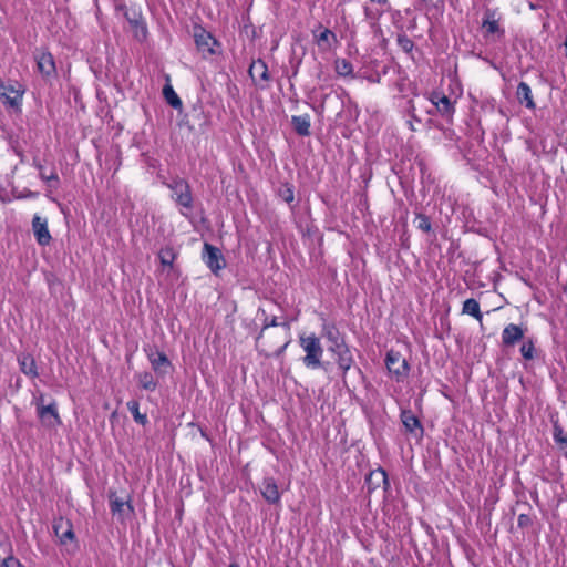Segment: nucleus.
Returning <instances> with one entry per match:
<instances>
[{"label": "nucleus", "mask_w": 567, "mask_h": 567, "mask_svg": "<svg viewBox=\"0 0 567 567\" xmlns=\"http://www.w3.org/2000/svg\"><path fill=\"white\" fill-rule=\"evenodd\" d=\"M553 439L567 457V435L563 426L557 421L553 424Z\"/></svg>", "instance_id": "25"}, {"label": "nucleus", "mask_w": 567, "mask_h": 567, "mask_svg": "<svg viewBox=\"0 0 567 567\" xmlns=\"http://www.w3.org/2000/svg\"><path fill=\"white\" fill-rule=\"evenodd\" d=\"M278 194L288 204H291L295 199L293 186L289 183L284 184L279 188Z\"/></svg>", "instance_id": "33"}, {"label": "nucleus", "mask_w": 567, "mask_h": 567, "mask_svg": "<svg viewBox=\"0 0 567 567\" xmlns=\"http://www.w3.org/2000/svg\"><path fill=\"white\" fill-rule=\"evenodd\" d=\"M524 337L523 329L514 323L507 324L502 332V342L506 347L514 346Z\"/></svg>", "instance_id": "17"}, {"label": "nucleus", "mask_w": 567, "mask_h": 567, "mask_svg": "<svg viewBox=\"0 0 567 567\" xmlns=\"http://www.w3.org/2000/svg\"><path fill=\"white\" fill-rule=\"evenodd\" d=\"M396 42L399 47L406 53L412 52L414 48L413 41L404 33H401L396 38Z\"/></svg>", "instance_id": "34"}, {"label": "nucleus", "mask_w": 567, "mask_h": 567, "mask_svg": "<svg viewBox=\"0 0 567 567\" xmlns=\"http://www.w3.org/2000/svg\"><path fill=\"white\" fill-rule=\"evenodd\" d=\"M54 529H55V533L59 535V526L58 525L54 526Z\"/></svg>", "instance_id": "46"}, {"label": "nucleus", "mask_w": 567, "mask_h": 567, "mask_svg": "<svg viewBox=\"0 0 567 567\" xmlns=\"http://www.w3.org/2000/svg\"><path fill=\"white\" fill-rule=\"evenodd\" d=\"M38 415L41 420L45 421L47 416H51L53 422H49L50 425H58L61 423L56 406L54 403L49 405H39Z\"/></svg>", "instance_id": "24"}, {"label": "nucleus", "mask_w": 567, "mask_h": 567, "mask_svg": "<svg viewBox=\"0 0 567 567\" xmlns=\"http://www.w3.org/2000/svg\"><path fill=\"white\" fill-rule=\"evenodd\" d=\"M482 28L485 38L494 34H497L498 38L504 37V30L501 28L499 20L496 18V12L494 10L487 9L485 11Z\"/></svg>", "instance_id": "12"}, {"label": "nucleus", "mask_w": 567, "mask_h": 567, "mask_svg": "<svg viewBox=\"0 0 567 567\" xmlns=\"http://www.w3.org/2000/svg\"><path fill=\"white\" fill-rule=\"evenodd\" d=\"M61 543H66L69 539H73L74 533L71 527H69L64 533L59 535Z\"/></svg>", "instance_id": "40"}, {"label": "nucleus", "mask_w": 567, "mask_h": 567, "mask_svg": "<svg viewBox=\"0 0 567 567\" xmlns=\"http://www.w3.org/2000/svg\"><path fill=\"white\" fill-rule=\"evenodd\" d=\"M32 229L39 245L47 246L50 244L51 235L48 229L47 219H42L40 216H34L32 219Z\"/></svg>", "instance_id": "14"}, {"label": "nucleus", "mask_w": 567, "mask_h": 567, "mask_svg": "<svg viewBox=\"0 0 567 567\" xmlns=\"http://www.w3.org/2000/svg\"><path fill=\"white\" fill-rule=\"evenodd\" d=\"M370 1L373 3L380 4V6H384L388 3V0H370Z\"/></svg>", "instance_id": "43"}, {"label": "nucleus", "mask_w": 567, "mask_h": 567, "mask_svg": "<svg viewBox=\"0 0 567 567\" xmlns=\"http://www.w3.org/2000/svg\"><path fill=\"white\" fill-rule=\"evenodd\" d=\"M117 10L122 11L126 21L134 32V37L140 41H143L147 37V28L143 21L142 11L138 7L120 4L116 7Z\"/></svg>", "instance_id": "5"}, {"label": "nucleus", "mask_w": 567, "mask_h": 567, "mask_svg": "<svg viewBox=\"0 0 567 567\" xmlns=\"http://www.w3.org/2000/svg\"><path fill=\"white\" fill-rule=\"evenodd\" d=\"M128 411L132 413L136 423L145 425L147 423L146 414L140 412V403L136 400H131L126 403Z\"/></svg>", "instance_id": "29"}, {"label": "nucleus", "mask_w": 567, "mask_h": 567, "mask_svg": "<svg viewBox=\"0 0 567 567\" xmlns=\"http://www.w3.org/2000/svg\"><path fill=\"white\" fill-rule=\"evenodd\" d=\"M266 341L274 344V349H278L284 343V340L280 337V331H268V337L266 338Z\"/></svg>", "instance_id": "36"}, {"label": "nucleus", "mask_w": 567, "mask_h": 567, "mask_svg": "<svg viewBox=\"0 0 567 567\" xmlns=\"http://www.w3.org/2000/svg\"><path fill=\"white\" fill-rule=\"evenodd\" d=\"M290 322H279L277 317H266L260 333L256 339L257 350L265 357L281 355L291 341Z\"/></svg>", "instance_id": "1"}, {"label": "nucleus", "mask_w": 567, "mask_h": 567, "mask_svg": "<svg viewBox=\"0 0 567 567\" xmlns=\"http://www.w3.org/2000/svg\"><path fill=\"white\" fill-rule=\"evenodd\" d=\"M334 70L339 76H353V65L346 59H336Z\"/></svg>", "instance_id": "27"}, {"label": "nucleus", "mask_w": 567, "mask_h": 567, "mask_svg": "<svg viewBox=\"0 0 567 567\" xmlns=\"http://www.w3.org/2000/svg\"><path fill=\"white\" fill-rule=\"evenodd\" d=\"M167 187L173 192L172 198L181 207L190 210L193 208L194 199L188 182L184 178H173Z\"/></svg>", "instance_id": "6"}, {"label": "nucleus", "mask_w": 567, "mask_h": 567, "mask_svg": "<svg viewBox=\"0 0 567 567\" xmlns=\"http://www.w3.org/2000/svg\"><path fill=\"white\" fill-rule=\"evenodd\" d=\"M18 363L23 374L31 379L39 377L38 367L34 358L29 353H22L18 357Z\"/></svg>", "instance_id": "18"}, {"label": "nucleus", "mask_w": 567, "mask_h": 567, "mask_svg": "<svg viewBox=\"0 0 567 567\" xmlns=\"http://www.w3.org/2000/svg\"><path fill=\"white\" fill-rule=\"evenodd\" d=\"M163 95L166 100V102L173 106L174 109H181L182 107V101L181 99L178 97V95L176 94V92L174 91L173 86L167 83L164 87H163Z\"/></svg>", "instance_id": "28"}, {"label": "nucleus", "mask_w": 567, "mask_h": 567, "mask_svg": "<svg viewBox=\"0 0 567 567\" xmlns=\"http://www.w3.org/2000/svg\"><path fill=\"white\" fill-rule=\"evenodd\" d=\"M249 75L256 83L268 82L269 72L266 62L260 59L254 61L249 68Z\"/></svg>", "instance_id": "19"}, {"label": "nucleus", "mask_w": 567, "mask_h": 567, "mask_svg": "<svg viewBox=\"0 0 567 567\" xmlns=\"http://www.w3.org/2000/svg\"><path fill=\"white\" fill-rule=\"evenodd\" d=\"M462 312L465 313V315L474 317L480 322L483 319V315H482L481 309H480V303L474 298L466 299L463 302Z\"/></svg>", "instance_id": "26"}, {"label": "nucleus", "mask_w": 567, "mask_h": 567, "mask_svg": "<svg viewBox=\"0 0 567 567\" xmlns=\"http://www.w3.org/2000/svg\"><path fill=\"white\" fill-rule=\"evenodd\" d=\"M337 42V35L330 29H323L316 35V43L323 51L331 49Z\"/></svg>", "instance_id": "23"}, {"label": "nucleus", "mask_w": 567, "mask_h": 567, "mask_svg": "<svg viewBox=\"0 0 567 567\" xmlns=\"http://www.w3.org/2000/svg\"><path fill=\"white\" fill-rule=\"evenodd\" d=\"M415 122L420 123L421 120L415 114H412L411 120L408 121V125H409L411 131H416V128L414 126Z\"/></svg>", "instance_id": "41"}, {"label": "nucleus", "mask_w": 567, "mask_h": 567, "mask_svg": "<svg viewBox=\"0 0 567 567\" xmlns=\"http://www.w3.org/2000/svg\"><path fill=\"white\" fill-rule=\"evenodd\" d=\"M421 230L429 233L431 230V221L425 215L419 216V226Z\"/></svg>", "instance_id": "38"}, {"label": "nucleus", "mask_w": 567, "mask_h": 567, "mask_svg": "<svg viewBox=\"0 0 567 567\" xmlns=\"http://www.w3.org/2000/svg\"><path fill=\"white\" fill-rule=\"evenodd\" d=\"M425 3H432L434 0H422Z\"/></svg>", "instance_id": "45"}, {"label": "nucleus", "mask_w": 567, "mask_h": 567, "mask_svg": "<svg viewBox=\"0 0 567 567\" xmlns=\"http://www.w3.org/2000/svg\"><path fill=\"white\" fill-rule=\"evenodd\" d=\"M299 343L306 355L302 359L303 364L309 369H318L321 367L323 348L320 339L315 334L299 336Z\"/></svg>", "instance_id": "3"}, {"label": "nucleus", "mask_w": 567, "mask_h": 567, "mask_svg": "<svg viewBox=\"0 0 567 567\" xmlns=\"http://www.w3.org/2000/svg\"><path fill=\"white\" fill-rule=\"evenodd\" d=\"M516 96L518 102L525 104L527 109L534 110L536 107L530 86L526 82H520L517 85Z\"/></svg>", "instance_id": "20"}, {"label": "nucleus", "mask_w": 567, "mask_h": 567, "mask_svg": "<svg viewBox=\"0 0 567 567\" xmlns=\"http://www.w3.org/2000/svg\"><path fill=\"white\" fill-rule=\"evenodd\" d=\"M147 357H148L152 368L156 372H161L164 368L171 367V361L168 360L167 355L163 351L151 350L147 353Z\"/></svg>", "instance_id": "22"}, {"label": "nucleus", "mask_w": 567, "mask_h": 567, "mask_svg": "<svg viewBox=\"0 0 567 567\" xmlns=\"http://www.w3.org/2000/svg\"><path fill=\"white\" fill-rule=\"evenodd\" d=\"M533 524V519L528 514H519L517 517V525L520 528H527Z\"/></svg>", "instance_id": "37"}, {"label": "nucleus", "mask_w": 567, "mask_h": 567, "mask_svg": "<svg viewBox=\"0 0 567 567\" xmlns=\"http://www.w3.org/2000/svg\"><path fill=\"white\" fill-rule=\"evenodd\" d=\"M109 501L111 513L114 516H117L120 520L123 522L125 518L134 514V507L130 497L127 499H122L116 495L115 492H110Z\"/></svg>", "instance_id": "9"}, {"label": "nucleus", "mask_w": 567, "mask_h": 567, "mask_svg": "<svg viewBox=\"0 0 567 567\" xmlns=\"http://www.w3.org/2000/svg\"><path fill=\"white\" fill-rule=\"evenodd\" d=\"M1 567H24L19 559L14 557H8L2 561Z\"/></svg>", "instance_id": "39"}, {"label": "nucleus", "mask_w": 567, "mask_h": 567, "mask_svg": "<svg viewBox=\"0 0 567 567\" xmlns=\"http://www.w3.org/2000/svg\"><path fill=\"white\" fill-rule=\"evenodd\" d=\"M37 69L43 78L54 76L56 73L53 55L48 51H41L35 54Z\"/></svg>", "instance_id": "11"}, {"label": "nucleus", "mask_w": 567, "mask_h": 567, "mask_svg": "<svg viewBox=\"0 0 567 567\" xmlns=\"http://www.w3.org/2000/svg\"><path fill=\"white\" fill-rule=\"evenodd\" d=\"M385 365L388 371L396 379L401 380L409 372V364L400 352L390 350L385 357Z\"/></svg>", "instance_id": "8"}, {"label": "nucleus", "mask_w": 567, "mask_h": 567, "mask_svg": "<svg viewBox=\"0 0 567 567\" xmlns=\"http://www.w3.org/2000/svg\"><path fill=\"white\" fill-rule=\"evenodd\" d=\"M195 43L197 49L204 54L213 55L216 53L214 47L217 45V40L204 29L195 32Z\"/></svg>", "instance_id": "13"}, {"label": "nucleus", "mask_w": 567, "mask_h": 567, "mask_svg": "<svg viewBox=\"0 0 567 567\" xmlns=\"http://www.w3.org/2000/svg\"><path fill=\"white\" fill-rule=\"evenodd\" d=\"M520 353L524 359L532 360L535 353V347L532 340L525 341L520 347Z\"/></svg>", "instance_id": "35"}, {"label": "nucleus", "mask_w": 567, "mask_h": 567, "mask_svg": "<svg viewBox=\"0 0 567 567\" xmlns=\"http://www.w3.org/2000/svg\"><path fill=\"white\" fill-rule=\"evenodd\" d=\"M35 166L40 171V178L48 183L51 187L56 188L60 183L56 172L52 171L49 175H47L41 164H35Z\"/></svg>", "instance_id": "32"}, {"label": "nucleus", "mask_w": 567, "mask_h": 567, "mask_svg": "<svg viewBox=\"0 0 567 567\" xmlns=\"http://www.w3.org/2000/svg\"><path fill=\"white\" fill-rule=\"evenodd\" d=\"M379 473L381 474L382 476V480L384 482V484H388V475H386V472L384 470H380Z\"/></svg>", "instance_id": "42"}, {"label": "nucleus", "mask_w": 567, "mask_h": 567, "mask_svg": "<svg viewBox=\"0 0 567 567\" xmlns=\"http://www.w3.org/2000/svg\"><path fill=\"white\" fill-rule=\"evenodd\" d=\"M321 332L322 337L329 342L328 349L332 353L338 368L341 370V377L344 381L347 372L354 362L353 355L336 324L324 321Z\"/></svg>", "instance_id": "2"}, {"label": "nucleus", "mask_w": 567, "mask_h": 567, "mask_svg": "<svg viewBox=\"0 0 567 567\" xmlns=\"http://www.w3.org/2000/svg\"><path fill=\"white\" fill-rule=\"evenodd\" d=\"M203 260L215 275H217L226 266V260L220 249L208 243H205L203 247Z\"/></svg>", "instance_id": "7"}, {"label": "nucleus", "mask_w": 567, "mask_h": 567, "mask_svg": "<svg viewBox=\"0 0 567 567\" xmlns=\"http://www.w3.org/2000/svg\"><path fill=\"white\" fill-rule=\"evenodd\" d=\"M429 101L436 107V111L442 116L452 118L455 112V106L450 97L439 91H433L429 95Z\"/></svg>", "instance_id": "10"}, {"label": "nucleus", "mask_w": 567, "mask_h": 567, "mask_svg": "<svg viewBox=\"0 0 567 567\" xmlns=\"http://www.w3.org/2000/svg\"><path fill=\"white\" fill-rule=\"evenodd\" d=\"M228 567H239V565L236 563H231Z\"/></svg>", "instance_id": "44"}, {"label": "nucleus", "mask_w": 567, "mask_h": 567, "mask_svg": "<svg viewBox=\"0 0 567 567\" xmlns=\"http://www.w3.org/2000/svg\"><path fill=\"white\" fill-rule=\"evenodd\" d=\"M140 385L147 391H154L157 386V383L155 382L152 373L150 372H143L140 373L137 377Z\"/></svg>", "instance_id": "31"}, {"label": "nucleus", "mask_w": 567, "mask_h": 567, "mask_svg": "<svg viewBox=\"0 0 567 567\" xmlns=\"http://www.w3.org/2000/svg\"><path fill=\"white\" fill-rule=\"evenodd\" d=\"M291 123L296 133L299 134L300 136L310 135L311 121L308 114L293 115L291 117Z\"/></svg>", "instance_id": "21"}, {"label": "nucleus", "mask_w": 567, "mask_h": 567, "mask_svg": "<svg viewBox=\"0 0 567 567\" xmlns=\"http://www.w3.org/2000/svg\"><path fill=\"white\" fill-rule=\"evenodd\" d=\"M158 258L163 266L172 267L176 259V252L173 247L167 246L159 250Z\"/></svg>", "instance_id": "30"}, {"label": "nucleus", "mask_w": 567, "mask_h": 567, "mask_svg": "<svg viewBox=\"0 0 567 567\" xmlns=\"http://www.w3.org/2000/svg\"><path fill=\"white\" fill-rule=\"evenodd\" d=\"M25 87L18 80L9 79L0 83V99L6 107L20 110Z\"/></svg>", "instance_id": "4"}, {"label": "nucleus", "mask_w": 567, "mask_h": 567, "mask_svg": "<svg viewBox=\"0 0 567 567\" xmlns=\"http://www.w3.org/2000/svg\"><path fill=\"white\" fill-rule=\"evenodd\" d=\"M400 417L404 429L409 433L419 432L420 436L423 435V426L420 420L414 415V413L411 410H402Z\"/></svg>", "instance_id": "16"}, {"label": "nucleus", "mask_w": 567, "mask_h": 567, "mask_svg": "<svg viewBox=\"0 0 567 567\" xmlns=\"http://www.w3.org/2000/svg\"><path fill=\"white\" fill-rule=\"evenodd\" d=\"M261 495L270 504H277L280 502V492L278 485L272 477H266L260 486Z\"/></svg>", "instance_id": "15"}]
</instances>
